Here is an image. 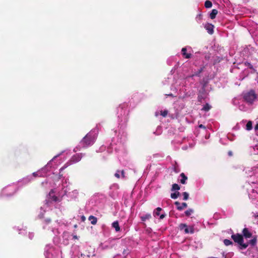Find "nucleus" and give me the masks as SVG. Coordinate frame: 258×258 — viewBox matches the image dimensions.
I'll list each match as a JSON object with an SVG mask.
<instances>
[{
	"label": "nucleus",
	"mask_w": 258,
	"mask_h": 258,
	"mask_svg": "<svg viewBox=\"0 0 258 258\" xmlns=\"http://www.w3.org/2000/svg\"><path fill=\"white\" fill-rule=\"evenodd\" d=\"M243 98L247 104H252L257 98V94L254 90L251 89L248 91L243 92L242 94Z\"/></svg>",
	"instance_id": "nucleus-1"
},
{
	"label": "nucleus",
	"mask_w": 258,
	"mask_h": 258,
	"mask_svg": "<svg viewBox=\"0 0 258 258\" xmlns=\"http://www.w3.org/2000/svg\"><path fill=\"white\" fill-rule=\"evenodd\" d=\"M96 136L93 132H89L81 141V144L84 148L92 145L95 142Z\"/></svg>",
	"instance_id": "nucleus-2"
},
{
	"label": "nucleus",
	"mask_w": 258,
	"mask_h": 258,
	"mask_svg": "<svg viewBox=\"0 0 258 258\" xmlns=\"http://www.w3.org/2000/svg\"><path fill=\"white\" fill-rule=\"evenodd\" d=\"M231 238L235 243L238 244L239 249H245L248 246V243H244V238L242 234L239 233L233 234L231 235Z\"/></svg>",
	"instance_id": "nucleus-3"
},
{
	"label": "nucleus",
	"mask_w": 258,
	"mask_h": 258,
	"mask_svg": "<svg viewBox=\"0 0 258 258\" xmlns=\"http://www.w3.org/2000/svg\"><path fill=\"white\" fill-rule=\"evenodd\" d=\"M183 228H185L184 233L185 234H193L195 232L194 228L193 226L188 227L186 224L181 223L179 225L180 230H183Z\"/></svg>",
	"instance_id": "nucleus-4"
},
{
	"label": "nucleus",
	"mask_w": 258,
	"mask_h": 258,
	"mask_svg": "<svg viewBox=\"0 0 258 258\" xmlns=\"http://www.w3.org/2000/svg\"><path fill=\"white\" fill-rule=\"evenodd\" d=\"M82 154H76L71 158L70 162L71 164L76 163L80 161L82 159Z\"/></svg>",
	"instance_id": "nucleus-5"
},
{
	"label": "nucleus",
	"mask_w": 258,
	"mask_h": 258,
	"mask_svg": "<svg viewBox=\"0 0 258 258\" xmlns=\"http://www.w3.org/2000/svg\"><path fill=\"white\" fill-rule=\"evenodd\" d=\"M243 237L245 238H249L252 237V233L249 231L247 228H244L242 230Z\"/></svg>",
	"instance_id": "nucleus-6"
},
{
	"label": "nucleus",
	"mask_w": 258,
	"mask_h": 258,
	"mask_svg": "<svg viewBox=\"0 0 258 258\" xmlns=\"http://www.w3.org/2000/svg\"><path fill=\"white\" fill-rule=\"evenodd\" d=\"M174 204L177 206L176 208L178 211H182L183 209L187 207V205L186 203H182L181 205L179 202H175Z\"/></svg>",
	"instance_id": "nucleus-7"
},
{
	"label": "nucleus",
	"mask_w": 258,
	"mask_h": 258,
	"mask_svg": "<svg viewBox=\"0 0 258 258\" xmlns=\"http://www.w3.org/2000/svg\"><path fill=\"white\" fill-rule=\"evenodd\" d=\"M214 27V26L213 25H212L211 24H209V23L206 24L205 26V29L207 30L208 33L210 34H213Z\"/></svg>",
	"instance_id": "nucleus-8"
},
{
	"label": "nucleus",
	"mask_w": 258,
	"mask_h": 258,
	"mask_svg": "<svg viewBox=\"0 0 258 258\" xmlns=\"http://www.w3.org/2000/svg\"><path fill=\"white\" fill-rule=\"evenodd\" d=\"M181 52L182 55L185 58H189L191 57V54L190 53H186V48L184 47L182 48L181 49Z\"/></svg>",
	"instance_id": "nucleus-9"
},
{
	"label": "nucleus",
	"mask_w": 258,
	"mask_h": 258,
	"mask_svg": "<svg viewBox=\"0 0 258 258\" xmlns=\"http://www.w3.org/2000/svg\"><path fill=\"white\" fill-rule=\"evenodd\" d=\"M112 227L115 229L116 232H119L120 230V226L117 221H115L112 223Z\"/></svg>",
	"instance_id": "nucleus-10"
},
{
	"label": "nucleus",
	"mask_w": 258,
	"mask_h": 258,
	"mask_svg": "<svg viewBox=\"0 0 258 258\" xmlns=\"http://www.w3.org/2000/svg\"><path fill=\"white\" fill-rule=\"evenodd\" d=\"M88 219L89 221H90L92 225H95L97 223V218L92 215H91L89 217Z\"/></svg>",
	"instance_id": "nucleus-11"
},
{
	"label": "nucleus",
	"mask_w": 258,
	"mask_h": 258,
	"mask_svg": "<svg viewBox=\"0 0 258 258\" xmlns=\"http://www.w3.org/2000/svg\"><path fill=\"white\" fill-rule=\"evenodd\" d=\"M218 14V11L216 9L212 10L211 13L210 14V17L211 19H214L216 18Z\"/></svg>",
	"instance_id": "nucleus-12"
},
{
	"label": "nucleus",
	"mask_w": 258,
	"mask_h": 258,
	"mask_svg": "<svg viewBox=\"0 0 258 258\" xmlns=\"http://www.w3.org/2000/svg\"><path fill=\"white\" fill-rule=\"evenodd\" d=\"M180 176L181 177V179H180V182L182 184H185L186 180H187V177L186 176V175H185V174L184 173H181L180 174Z\"/></svg>",
	"instance_id": "nucleus-13"
},
{
	"label": "nucleus",
	"mask_w": 258,
	"mask_h": 258,
	"mask_svg": "<svg viewBox=\"0 0 258 258\" xmlns=\"http://www.w3.org/2000/svg\"><path fill=\"white\" fill-rule=\"evenodd\" d=\"M152 216L150 214H146V215L141 217V219L142 221H145L146 220H148L151 218Z\"/></svg>",
	"instance_id": "nucleus-14"
},
{
	"label": "nucleus",
	"mask_w": 258,
	"mask_h": 258,
	"mask_svg": "<svg viewBox=\"0 0 258 258\" xmlns=\"http://www.w3.org/2000/svg\"><path fill=\"white\" fill-rule=\"evenodd\" d=\"M54 193V191L53 189H51L50 192H49V196L51 197V200L53 201H54V202H58V198H57V197L55 196H51V194Z\"/></svg>",
	"instance_id": "nucleus-15"
},
{
	"label": "nucleus",
	"mask_w": 258,
	"mask_h": 258,
	"mask_svg": "<svg viewBox=\"0 0 258 258\" xmlns=\"http://www.w3.org/2000/svg\"><path fill=\"white\" fill-rule=\"evenodd\" d=\"M256 242H257V238L256 236H254L253 237V238L252 239L250 240L249 241V242L247 243H248V244H250L252 246H254L256 245Z\"/></svg>",
	"instance_id": "nucleus-16"
},
{
	"label": "nucleus",
	"mask_w": 258,
	"mask_h": 258,
	"mask_svg": "<svg viewBox=\"0 0 258 258\" xmlns=\"http://www.w3.org/2000/svg\"><path fill=\"white\" fill-rule=\"evenodd\" d=\"M252 128V122L251 121H248L246 125V129L247 131H250Z\"/></svg>",
	"instance_id": "nucleus-17"
},
{
	"label": "nucleus",
	"mask_w": 258,
	"mask_h": 258,
	"mask_svg": "<svg viewBox=\"0 0 258 258\" xmlns=\"http://www.w3.org/2000/svg\"><path fill=\"white\" fill-rule=\"evenodd\" d=\"M180 193L178 191H176L174 193H172L170 195V197L173 199H176L179 196Z\"/></svg>",
	"instance_id": "nucleus-18"
},
{
	"label": "nucleus",
	"mask_w": 258,
	"mask_h": 258,
	"mask_svg": "<svg viewBox=\"0 0 258 258\" xmlns=\"http://www.w3.org/2000/svg\"><path fill=\"white\" fill-rule=\"evenodd\" d=\"M212 3L210 1L207 0L205 2V7L206 8H210L212 7Z\"/></svg>",
	"instance_id": "nucleus-19"
},
{
	"label": "nucleus",
	"mask_w": 258,
	"mask_h": 258,
	"mask_svg": "<svg viewBox=\"0 0 258 258\" xmlns=\"http://www.w3.org/2000/svg\"><path fill=\"white\" fill-rule=\"evenodd\" d=\"M180 189V186L176 183H174L172 184L171 190L172 191H175V190H178Z\"/></svg>",
	"instance_id": "nucleus-20"
},
{
	"label": "nucleus",
	"mask_w": 258,
	"mask_h": 258,
	"mask_svg": "<svg viewBox=\"0 0 258 258\" xmlns=\"http://www.w3.org/2000/svg\"><path fill=\"white\" fill-rule=\"evenodd\" d=\"M223 243L226 246H228L233 244V242L227 239H224L223 241Z\"/></svg>",
	"instance_id": "nucleus-21"
},
{
	"label": "nucleus",
	"mask_w": 258,
	"mask_h": 258,
	"mask_svg": "<svg viewBox=\"0 0 258 258\" xmlns=\"http://www.w3.org/2000/svg\"><path fill=\"white\" fill-rule=\"evenodd\" d=\"M162 210V209L160 207H158L156 209V211H154L153 215L154 216H159L160 215V212Z\"/></svg>",
	"instance_id": "nucleus-22"
},
{
	"label": "nucleus",
	"mask_w": 258,
	"mask_h": 258,
	"mask_svg": "<svg viewBox=\"0 0 258 258\" xmlns=\"http://www.w3.org/2000/svg\"><path fill=\"white\" fill-rule=\"evenodd\" d=\"M194 210L191 209H189L185 212V215L186 216H189L192 213Z\"/></svg>",
	"instance_id": "nucleus-23"
},
{
	"label": "nucleus",
	"mask_w": 258,
	"mask_h": 258,
	"mask_svg": "<svg viewBox=\"0 0 258 258\" xmlns=\"http://www.w3.org/2000/svg\"><path fill=\"white\" fill-rule=\"evenodd\" d=\"M204 99V97L202 93H199L198 96V100L199 102H202V100Z\"/></svg>",
	"instance_id": "nucleus-24"
},
{
	"label": "nucleus",
	"mask_w": 258,
	"mask_h": 258,
	"mask_svg": "<svg viewBox=\"0 0 258 258\" xmlns=\"http://www.w3.org/2000/svg\"><path fill=\"white\" fill-rule=\"evenodd\" d=\"M211 108V106L207 103L206 105H204V106L203 108V110H205L206 111H209Z\"/></svg>",
	"instance_id": "nucleus-25"
},
{
	"label": "nucleus",
	"mask_w": 258,
	"mask_h": 258,
	"mask_svg": "<svg viewBox=\"0 0 258 258\" xmlns=\"http://www.w3.org/2000/svg\"><path fill=\"white\" fill-rule=\"evenodd\" d=\"M203 70H204V67L201 68L197 72H196L193 76H199L200 75V74L203 71Z\"/></svg>",
	"instance_id": "nucleus-26"
},
{
	"label": "nucleus",
	"mask_w": 258,
	"mask_h": 258,
	"mask_svg": "<svg viewBox=\"0 0 258 258\" xmlns=\"http://www.w3.org/2000/svg\"><path fill=\"white\" fill-rule=\"evenodd\" d=\"M168 113V111L167 110H164V111H160V114L163 117H166Z\"/></svg>",
	"instance_id": "nucleus-27"
},
{
	"label": "nucleus",
	"mask_w": 258,
	"mask_h": 258,
	"mask_svg": "<svg viewBox=\"0 0 258 258\" xmlns=\"http://www.w3.org/2000/svg\"><path fill=\"white\" fill-rule=\"evenodd\" d=\"M182 195L183 196V200L186 201L188 199L189 195L187 192H183Z\"/></svg>",
	"instance_id": "nucleus-28"
},
{
	"label": "nucleus",
	"mask_w": 258,
	"mask_h": 258,
	"mask_svg": "<svg viewBox=\"0 0 258 258\" xmlns=\"http://www.w3.org/2000/svg\"><path fill=\"white\" fill-rule=\"evenodd\" d=\"M196 19V20L197 22H200L202 19V15L201 14H198L197 16Z\"/></svg>",
	"instance_id": "nucleus-29"
},
{
	"label": "nucleus",
	"mask_w": 258,
	"mask_h": 258,
	"mask_svg": "<svg viewBox=\"0 0 258 258\" xmlns=\"http://www.w3.org/2000/svg\"><path fill=\"white\" fill-rule=\"evenodd\" d=\"M254 130L255 132V134L258 136V123H257L254 126Z\"/></svg>",
	"instance_id": "nucleus-30"
},
{
	"label": "nucleus",
	"mask_w": 258,
	"mask_h": 258,
	"mask_svg": "<svg viewBox=\"0 0 258 258\" xmlns=\"http://www.w3.org/2000/svg\"><path fill=\"white\" fill-rule=\"evenodd\" d=\"M119 171L117 170V172L115 173L114 176L117 177V178H120V175H119Z\"/></svg>",
	"instance_id": "nucleus-31"
},
{
	"label": "nucleus",
	"mask_w": 258,
	"mask_h": 258,
	"mask_svg": "<svg viewBox=\"0 0 258 258\" xmlns=\"http://www.w3.org/2000/svg\"><path fill=\"white\" fill-rule=\"evenodd\" d=\"M121 173L122 177L123 178H124V177H125V175H124V170H122L121 171Z\"/></svg>",
	"instance_id": "nucleus-32"
},
{
	"label": "nucleus",
	"mask_w": 258,
	"mask_h": 258,
	"mask_svg": "<svg viewBox=\"0 0 258 258\" xmlns=\"http://www.w3.org/2000/svg\"><path fill=\"white\" fill-rule=\"evenodd\" d=\"M165 215L164 214H161L160 216V218L161 219H163L165 217Z\"/></svg>",
	"instance_id": "nucleus-33"
},
{
	"label": "nucleus",
	"mask_w": 258,
	"mask_h": 258,
	"mask_svg": "<svg viewBox=\"0 0 258 258\" xmlns=\"http://www.w3.org/2000/svg\"><path fill=\"white\" fill-rule=\"evenodd\" d=\"M128 251H127L126 250H124L123 251V254H128Z\"/></svg>",
	"instance_id": "nucleus-34"
},
{
	"label": "nucleus",
	"mask_w": 258,
	"mask_h": 258,
	"mask_svg": "<svg viewBox=\"0 0 258 258\" xmlns=\"http://www.w3.org/2000/svg\"><path fill=\"white\" fill-rule=\"evenodd\" d=\"M199 127H200V128H205V127L203 124H200L199 125Z\"/></svg>",
	"instance_id": "nucleus-35"
},
{
	"label": "nucleus",
	"mask_w": 258,
	"mask_h": 258,
	"mask_svg": "<svg viewBox=\"0 0 258 258\" xmlns=\"http://www.w3.org/2000/svg\"><path fill=\"white\" fill-rule=\"evenodd\" d=\"M73 238L75 239H78V236L77 235H74L73 236Z\"/></svg>",
	"instance_id": "nucleus-36"
},
{
	"label": "nucleus",
	"mask_w": 258,
	"mask_h": 258,
	"mask_svg": "<svg viewBox=\"0 0 258 258\" xmlns=\"http://www.w3.org/2000/svg\"><path fill=\"white\" fill-rule=\"evenodd\" d=\"M228 154H229V156H231L232 155V152L231 151H229L228 152Z\"/></svg>",
	"instance_id": "nucleus-37"
},
{
	"label": "nucleus",
	"mask_w": 258,
	"mask_h": 258,
	"mask_svg": "<svg viewBox=\"0 0 258 258\" xmlns=\"http://www.w3.org/2000/svg\"><path fill=\"white\" fill-rule=\"evenodd\" d=\"M66 167V166H63V167H62V168H61L60 169V171H62V170L63 169H64Z\"/></svg>",
	"instance_id": "nucleus-38"
},
{
	"label": "nucleus",
	"mask_w": 258,
	"mask_h": 258,
	"mask_svg": "<svg viewBox=\"0 0 258 258\" xmlns=\"http://www.w3.org/2000/svg\"><path fill=\"white\" fill-rule=\"evenodd\" d=\"M168 96H173L172 94H168Z\"/></svg>",
	"instance_id": "nucleus-39"
},
{
	"label": "nucleus",
	"mask_w": 258,
	"mask_h": 258,
	"mask_svg": "<svg viewBox=\"0 0 258 258\" xmlns=\"http://www.w3.org/2000/svg\"><path fill=\"white\" fill-rule=\"evenodd\" d=\"M85 219V217L84 216H83L82 217V219Z\"/></svg>",
	"instance_id": "nucleus-40"
},
{
	"label": "nucleus",
	"mask_w": 258,
	"mask_h": 258,
	"mask_svg": "<svg viewBox=\"0 0 258 258\" xmlns=\"http://www.w3.org/2000/svg\"><path fill=\"white\" fill-rule=\"evenodd\" d=\"M85 219V217L84 216H83L82 217V219Z\"/></svg>",
	"instance_id": "nucleus-41"
},
{
	"label": "nucleus",
	"mask_w": 258,
	"mask_h": 258,
	"mask_svg": "<svg viewBox=\"0 0 258 258\" xmlns=\"http://www.w3.org/2000/svg\"><path fill=\"white\" fill-rule=\"evenodd\" d=\"M50 221V220H48L47 221V222H49Z\"/></svg>",
	"instance_id": "nucleus-42"
},
{
	"label": "nucleus",
	"mask_w": 258,
	"mask_h": 258,
	"mask_svg": "<svg viewBox=\"0 0 258 258\" xmlns=\"http://www.w3.org/2000/svg\"><path fill=\"white\" fill-rule=\"evenodd\" d=\"M157 115H158V114H157V113L156 112V116H157Z\"/></svg>",
	"instance_id": "nucleus-43"
}]
</instances>
